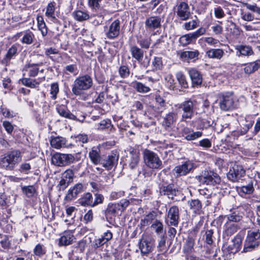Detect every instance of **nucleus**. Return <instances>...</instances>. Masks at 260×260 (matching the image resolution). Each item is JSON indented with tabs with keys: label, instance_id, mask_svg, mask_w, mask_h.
Returning <instances> with one entry per match:
<instances>
[{
	"label": "nucleus",
	"instance_id": "nucleus-7",
	"mask_svg": "<svg viewBox=\"0 0 260 260\" xmlns=\"http://www.w3.org/2000/svg\"><path fill=\"white\" fill-rule=\"evenodd\" d=\"M178 108L183 111L181 115L182 121L186 119H191L193 116L194 104L191 100H188L182 102L178 105Z\"/></svg>",
	"mask_w": 260,
	"mask_h": 260
},
{
	"label": "nucleus",
	"instance_id": "nucleus-13",
	"mask_svg": "<svg viewBox=\"0 0 260 260\" xmlns=\"http://www.w3.org/2000/svg\"><path fill=\"white\" fill-rule=\"evenodd\" d=\"M83 186L82 183L75 184L73 188H70L64 197V200L70 202L77 198L78 194L83 191Z\"/></svg>",
	"mask_w": 260,
	"mask_h": 260
},
{
	"label": "nucleus",
	"instance_id": "nucleus-5",
	"mask_svg": "<svg viewBox=\"0 0 260 260\" xmlns=\"http://www.w3.org/2000/svg\"><path fill=\"white\" fill-rule=\"evenodd\" d=\"M196 167V164L192 160H188L182 164L176 166L173 169V171L177 177L185 176L193 170Z\"/></svg>",
	"mask_w": 260,
	"mask_h": 260
},
{
	"label": "nucleus",
	"instance_id": "nucleus-33",
	"mask_svg": "<svg viewBox=\"0 0 260 260\" xmlns=\"http://www.w3.org/2000/svg\"><path fill=\"white\" fill-rule=\"evenodd\" d=\"M206 54L210 58L220 59L224 53L221 49H211L207 51Z\"/></svg>",
	"mask_w": 260,
	"mask_h": 260
},
{
	"label": "nucleus",
	"instance_id": "nucleus-18",
	"mask_svg": "<svg viewBox=\"0 0 260 260\" xmlns=\"http://www.w3.org/2000/svg\"><path fill=\"white\" fill-rule=\"evenodd\" d=\"M233 97L230 95H223L219 102L220 108L223 111H228L234 108Z\"/></svg>",
	"mask_w": 260,
	"mask_h": 260
},
{
	"label": "nucleus",
	"instance_id": "nucleus-16",
	"mask_svg": "<svg viewBox=\"0 0 260 260\" xmlns=\"http://www.w3.org/2000/svg\"><path fill=\"white\" fill-rule=\"evenodd\" d=\"M242 206H239L236 209H233L230 211V213L226 215L228 220L230 222H239L243 218L244 213L241 210Z\"/></svg>",
	"mask_w": 260,
	"mask_h": 260
},
{
	"label": "nucleus",
	"instance_id": "nucleus-50",
	"mask_svg": "<svg viewBox=\"0 0 260 260\" xmlns=\"http://www.w3.org/2000/svg\"><path fill=\"white\" fill-rule=\"evenodd\" d=\"M176 78L179 84L183 88H186L188 86L187 82L186 80L184 75L182 72H178L176 74Z\"/></svg>",
	"mask_w": 260,
	"mask_h": 260
},
{
	"label": "nucleus",
	"instance_id": "nucleus-52",
	"mask_svg": "<svg viewBox=\"0 0 260 260\" xmlns=\"http://www.w3.org/2000/svg\"><path fill=\"white\" fill-rule=\"evenodd\" d=\"M59 91V86L57 83H53L51 84L50 93L51 95V98L55 100L57 98V94Z\"/></svg>",
	"mask_w": 260,
	"mask_h": 260
},
{
	"label": "nucleus",
	"instance_id": "nucleus-31",
	"mask_svg": "<svg viewBox=\"0 0 260 260\" xmlns=\"http://www.w3.org/2000/svg\"><path fill=\"white\" fill-rule=\"evenodd\" d=\"M238 56H250L253 53L251 47L246 45H237L235 47Z\"/></svg>",
	"mask_w": 260,
	"mask_h": 260
},
{
	"label": "nucleus",
	"instance_id": "nucleus-8",
	"mask_svg": "<svg viewBox=\"0 0 260 260\" xmlns=\"http://www.w3.org/2000/svg\"><path fill=\"white\" fill-rule=\"evenodd\" d=\"M245 171L243 167L237 164L230 168L227 173V177L232 182H238L245 175Z\"/></svg>",
	"mask_w": 260,
	"mask_h": 260
},
{
	"label": "nucleus",
	"instance_id": "nucleus-39",
	"mask_svg": "<svg viewBox=\"0 0 260 260\" xmlns=\"http://www.w3.org/2000/svg\"><path fill=\"white\" fill-rule=\"evenodd\" d=\"M232 245H230V247L234 252H237L240 250L242 242V239L241 236L237 235L235 236L232 240Z\"/></svg>",
	"mask_w": 260,
	"mask_h": 260
},
{
	"label": "nucleus",
	"instance_id": "nucleus-42",
	"mask_svg": "<svg viewBox=\"0 0 260 260\" xmlns=\"http://www.w3.org/2000/svg\"><path fill=\"white\" fill-rule=\"evenodd\" d=\"M120 211L119 205L117 203L109 204L106 210V215L107 216L110 215L115 216Z\"/></svg>",
	"mask_w": 260,
	"mask_h": 260
},
{
	"label": "nucleus",
	"instance_id": "nucleus-53",
	"mask_svg": "<svg viewBox=\"0 0 260 260\" xmlns=\"http://www.w3.org/2000/svg\"><path fill=\"white\" fill-rule=\"evenodd\" d=\"M34 253L37 256H42L43 255L45 254L46 250L44 248L43 245L38 244L36 246L34 249Z\"/></svg>",
	"mask_w": 260,
	"mask_h": 260
},
{
	"label": "nucleus",
	"instance_id": "nucleus-46",
	"mask_svg": "<svg viewBox=\"0 0 260 260\" xmlns=\"http://www.w3.org/2000/svg\"><path fill=\"white\" fill-rule=\"evenodd\" d=\"M195 244V239L191 236H188L184 244V250L186 252H190L193 249Z\"/></svg>",
	"mask_w": 260,
	"mask_h": 260
},
{
	"label": "nucleus",
	"instance_id": "nucleus-6",
	"mask_svg": "<svg viewBox=\"0 0 260 260\" xmlns=\"http://www.w3.org/2000/svg\"><path fill=\"white\" fill-rule=\"evenodd\" d=\"M177 16L182 21L188 20L191 16L189 7L185 2H179L174 7Z\"/></svg>",
	"mask_w": 260,
	"mask_h": 260
},
{
	"label": "nucleus",
	"instance_id": "nucleus-19",
	"mask_svg": "<svg viewBox=\"0 0 260 260\" xmlns=\"http://www.w3.org/2000/svg\"><path fill=\"white\" fill-rule=\"evenodd\" d=\"M203 135L202 132H194L190 128L184 127L182 131V136L187 141H192L201 137Z\"/></svg>",
	"mask_w": 260,
	"mask_h": 260
},
{
	"label": "nucleus",
	"instance_id": "nucleus-51",
	"mask_svg": "<svg viewBox=\"0 0 260 260\" xmlns=\"http://www.w3.org/2000/svg\"><path fill=\"white\" fill-rule=\"evenodd\" d=\"M138 44L143 49H148L151 45V39L149 38L138 39L137 40Z\"/></svg>",
	"mask_w": 260,
	"mask_h": 260
},
{
	"label": "nucleus",
	"instance_id": "nucleus-15",
	"mask_svg": "<svg viewBox=\"0 0 260 260\" xmlns=\"http://www.w3.org/2000/svg\"><path fill=\"white\" fill-rule=\"evenodd\" d=\"M200 53L198 50L194 51H185L180 52L179 54L180 58L183 61L189 62L198 59Z\"/></svg>",
	"mask_w": 260,
	"mask_h": 260
},
{
	"label": "nucleus",
	"instance_id": "nucleus-60",
	"mask_svg": "<svg viewBox=\"0 0 260 260\" xmlns=\"http://www.w3.org/2000/svg\"><path fill=\"white\" fill-rule=\"evenodd\" d=\"M119 74L120 77L123 78L127 77L129 74L128 68L126 66H121L119 69Z\"/></svg>",
	"mask_w": 260,
	"mask_h": 260
},
{
	"label": "nucleus",
	"instance_id": "nucleus-57",
	"mask_svg": "<svg viewBox=\"0 0 260 260\" xmlns=\"http://www.w3.org/2000/svg\"><path fill=\"white\" fill-rule=\"evenodd\" d=\"M125 194L124 191L119 190V191H112L110 194V200H117L120 198L123 197Z\"/></svg>",
	"mask_w": 260,
	"mask_h": 260
},
{
	"label": "nucleus",
	"instance_id": "nucleus-9",
	"mask_svg": "<svg viewBox=\"0 0 260 260\" xmlns=\"http://www.w3.org/2000/svg\"><path fill=\"white\" fill-rule=\"evenodd\" d=\"M139 249L142 255H147L154 247V241L148 236H143L139 242Z\"/></svg>",
	"mask_w": 260,
	"mask_h": 260
},
{
	"label": "nucleus",
	"instance_id": "nucleus-36",
	"mask_svg": "<svg viewBox=\"0 0 260 260\" xmlns=\"http://www.w3.org/2000/svg\"><path fill=\"white\" fill-rule=\"evenodd\" d=\"M117 159L115 156H108L106 159H102L100 164L107 170H111L116 163Z\"/></svg>",
	"mask_w": 260,
	"mask_h": 260
},
{
	"label": "nucleus",
	"instance_id": "nucleus-40",
	"mask_svg": "<svg viewBox=\"0 0 260 260\" xmlns=\"http://www.w3.org/2000/svg\"><path fill=\"white\" fill-rule=\"evenodd\" d=\"M62 153L56 152L54 154L51 158V162L53 165L57 167H64Z\"/></svg>",
	"mask_w": 260,
	"mask_h": 260
},
{
	"label": "nucleus",
	"instance_id": "nucleus-11",
	"mask_svg": "<svg viewBox=\"0 0 260 260\" xmlns=\"http://www.w3.org/2000/svg\"><path fill=\"white\" fill-rule=\"evenodd\" d=\"M179 219V210L177 206H173L169 210L166 222L168 225L177 226Z\"/></svg>",
	"mask_w": 260,
	"mask_h": 260
},
{
	"label": "nucleus",
	"instance_id": "nucleus-26",
	"mask_svg": "<svg viewBox=\"0 0 260 260\" xmlns=\"http://www.w3.org/2000/svg\"><path fill=\"white\" fill-rule=\"evenodd\" d=\"M178 118L177 112H170L167 114L163 118L162 125L166 127H169L173 125Z\"/></svg>",
	"mask_w": 260,
	"mask_h": 260
},
{
	"label": "nucleus",
	"instance_id": "nucleus-27",
	"mask_svg": "<svg viewBox=\"0 0 260 260\" xmlns=\"http://www.w3.org/2000/svg\"><path fill=\"white\" fill-rule=\"evenodd\" d=\"M188 74L193 85H199L202 83V76L199 71L194 68L188 70Z\"/></svg>",
	"mask_w": 260,
	"mask_h": 260
},
{
	"label": "nucleus",
	"instance_id": "nucleus-48",
	"mask_svg": "<svg viewBox=\"0 0 260 260\" xmlns=\"http://www.w3.org/2000/svg\"><path fill=\"white\" fill-rule=\"evenodd\" d=\"M62 155L64 167L70 165L76 160L75 156L72 154L62 153Z\"/></svg>",
	"mask_w": 260,
	"mask_h": 260
},
{
	"label": "nucleus",
	"instance_id": "nucleus-25",
	"mask_svg": "<svg viewBox=\"0 0 260 260\" xmlns=\"http://www.w3.org/2000/svg\"><path fill=\"white\" fill-rule=\"evenodd\" d=\"M45 77L38 79H33L30 78H23L21 80V81L23 85L31 88H35L38 87L40 83L45 80Z\"/></svg>",
	"mask_w": 260,
	"mask_h": 260
},
{
	"label": "nucleus",
	"instance_id": "nucleus-12",
	"mask_svg": "<svg viewBox=\"0 0 260 260\" xmlns=\"http://www.w3.org/2000/svg\"><path fill=\"white\" fill-rule=\"evenodd\" d=\"M120 21L116 19L112 22L106 35L108 39H113L117 37L120 33Z\"/></svg>",
	"mask_w": 260,
	"mask_h": 260
},
{
	"label": "nucleus",
	"instance_id": "nucleus-1",
	"mask_svg": "<svg viewBox=\"0 0 260 260\" xmlns=\"http://www.w3.org/2000/svg\"><path fill=\"white\" fill-rule=\"evenodd\" d=\"M21 153L18 150H12L0 155L1 168L12 171L21 161Z\"/></svg>",
	"mask_w": 260,
	"mask_h": 260
},
{
	"label": "nucleus",
	"instance_id": "nucleus-54",
	"mask_svg": "<svg viewBox=\"0 0 260 260\" xmlns=\"http://www.w3.org/2000/svg\"><path fill=\"white\" fill-rule=\"evenodd\" d=\"M34 35L32 32H26L21 39V42L24 44H30L32 43Z\"/></svg>",
	"mask_w": 260,
	"mask_h": 260
},
{
	"label": "nucleus",
	"instance_id": "nucleus-29",
	"mask_svg": "<svg viewBox=\"0 0 260 260\" xmlns=\"http://www.w3.org/2000/svg\"><path fill=\"white\" fill-rule=\"evenodd\" d=\"M78 203L84 207L91 206L93 204V197L90 192H86L83 194L78 200Z\"/></svg>",
	"mask_w": 260,
	"mask_h": 260
},
{
	"label": "nucleus",
	"instance_id": "nucleus-47",
	"mask_svg": "<svg viewBox=\"0 0 260 260\" xmlns=\"http://www.w3.org/2000/svg\"><path fill=\"white\" fill-rule=\"evenodd\" d=\"M254 188L252 184H248L245 186H242L238 189V191L242 196L241 193L244 194H249L253 192Z\"/></svg>",
	"mask_w": 260,
	"mask_h": 260
},
{
	"label": "nucleus",
	"instance_id": "nucleus-37",
	"mask_svg": "<svg viewBox=\"0 0 260 260\" xmlns=\"http://www.w3.org/2000/svg\"><path fill=\"white\" fill-rule=\"evenodd\" d=\"M17 53V48L16 46L13 45L8 50L5 58L2 60L3 63H8L11 60V59L13 58L16 56Z\"/></svg>",
	"mask_w": 260,
	"mask_h": 260
},
{
	"label": "nucleus",
	"instance_id": "nucleus-21",
	"mask_svg": "<svg viewBox=\"0 0 260 260\" xmlns=\"http://www.w3.org/2000/svg\"><path fill=\"white\" fill-rule=\"evenodd\" d=\"M161 18L159 16H151L145 21V26L150 29H155L161 26Z\"/></svg>",
	"mask_w": 260,
	"mask_h": 260
},
{
	"label": "nucleus",
	"instance_id": "nucleus-4",
	"mask_svg": "<svg viewBox=\"0 0 260 260\" xmlns=\"http://www.w3.org/2000/svg\"><path fill=\"white\" fill-rule=\"evenodd\" d=\"M260 233L259 230L254 229L249 231L246 239L243 252L252 250L259 244Z\"/></svg>",
	"mask_w": 260,
	"mask_h": 260
},
{
	"label": "nucleus",
	"instance_id": "nucleus-20",
	"mask_svg": "<svg viewBox=\"0 0 260 260\" xmlns=\"http://www.w3.org/2000/svg\"><path fill=\"white\" fill-rule=\"evenodd\" d=\"M75 238L73 232L71 231H66L63 232L59 239V246H67L72 244Z\"/></svg>",
	"mask_w": 260,
	"mask_h": 260
},
{
	"label": "nucleus",
	"instance_id": "nucleus-64",
	"mask_svg": "<svg viewBox=\"0 0 260 260\" xmlns=\"http://www.w3.org/2000/svg\"><path fill=\"white\" fill-rule=\"evenodd\" d=\"M23 192L28 197H31L34 194L35 191V188L32 186H28L27 187H23L22 188Z\"/></svg>",
	"mask_w": 260,
	"mask_h": 260
},
{
	"label": "nucleus",
	"instance_id": "nucleus-41",
	"mask_svg": "<svg viewBox=\"0 0 260 260\" xmlns=\"http://www.w3.org/2000/svg\"><path fill=\"white\" fill-rule=\"evenodd\" d=\"M133 87L140 93H147L150 91V88L142 83L138 81H135L132 83Z\"/></svg>",
	"mask_w": 260,
	"mask_h": 260
},
{
	"label": "nucleus",
	"instance_id": "nucleus-55",
	"mask_svg": "<svg viewBox=\"0 0 260 260\" xmlns=\"http://www.w3.org/2000/svg\"><path fill=\"white\" fill-rule=\"evenodd\" d=\"M38 22L39 28L41 31L42 35L43 36H46L47 33V30L45 23L43 21V18H38Z\"/></svg>",
	"mask_w": 260,
	"mask_h": 260
},
{
	"label": "nucleus",
	"instance_id": "nucleus-32",
	"mask_svg": "<svg viewBox=\"0 0 260 260\" xmlns=\"http://www.w3.org/2000/svg\"><path fill=\"white\" fill-rule=\"evenodd\" d=\"M188 204L189 206L190 209L192 210L194 213L198 214H201L202 205L199 200H190L188 201Z\"/></svg>",
	"mask_w": 260,
	"mask_h": 260
},
{
	"label": "nucleus",
	"instance_id": "nucleus-59",
	"mask_svg": "<svg viewBox=\"0 0 260 260\" xmlns=\"http://www.w3.org/2000/svg\"><path fill=\"white\" fill-rule=\"evenodd\" d=\"M198 26V22L196 20H191L185 22L183 24V27L187 30H190L196 28Z\"/></svg>",
	"mask_w": 260,
	"mask_h": 260
},
{
	"label": "nucleus",
	"instance_id": "nucleus-62",
	"mask_svg": "<svg viewBox=\"0 0 260 260\" xmlns=\"http://www.w3.org/2000/svg\"><path fill=\"white\" fill-rule=\"evenodd\" d=\"M111 120L109 119H106L102 120L101 122L97 124V127L98 129H105L109 128L111 125Z\"/></svg>",
	"mask_w": 260,
	"mask_h": 260
},
{
	"label": "nucleus",
	"instance_id": "nucleus-23",
	"mask_svg": "<svg viewBox=\"0 0 260 260\" xmlns=\"http://www.w3.org/2000/svg\"><path fill=\"white\" fill-rule=\"evenodd\" d=\"M56 110L58 114L62 117L71 120H77L76 116L72 113L64 105H57Z\"/></svg>",
	"mask_w": 260,
	"mask_h": 260
},
{
	"label": "nucleus",
	"instance_id": "nucleus-2",
	"mask_svg": "<svg viewBox=\"0 0 260 260\" xmlns=\"http://www.w3.org/2000/svg\"><path fill=\"white\" fill-rule=\"evenodd\" d=\"M93 85L92 78L87 74L76 78L72 85V91L76 96L82 95L83 91L89 89Z\"/></svg>",
	"mask_w": 260,
	"mask_h": 260
},
{
	"label": "nucleus",
	"instance_id": "nucleus-43",
	"mask_svg": "<svg viewBox=\"0 0 260 260\" xmlns=\"http://www.w3.org/2000/svg\"><path fill=\"white\" fill-rule=\"evenodd\" d=\"M155 216L152 213H149L142 218L140 221V226L141 229H144L145 226L151 224L154 220Z\"/></svg>",
	"mask_w": 260,
	"mask_h": 260
},
{
	"label": "nucleus",
	"instance_id": "nucleus-44",
	"mask_svg": "<svg viewBox=\"0 0 260 260\" xmlns=\"http://www.w3.org/2000/svg\"><path fill=\"white\" fill-rule=\"evenodd\" d=\"M195 40L192 34L189 33L181 36L179 39V43L183 46H185Z\"/></svg>",
	"mask_w": 260,
	"mask_h": 260
},
{
	"label": "nucleus",
	"instance_id": "nucleus-14",
	"mask_svg": "<svg viewBox=\"0 0 260 260\" xmlns=\"http://www.w3.org/2000/svg\"><path fill=\"white\" fill-rule=\"evenodd\" d=\"M43 64V62L38 63H29L25 66L23 71L27 72L29 77H35L38 75L39 72H40L41 73L44 72V69L40 70L39 68V66H42Z\"/></svg>",
	"mask_w": 260,
	"mask_h": 260
},
{
	"label": "nucleus",
	"instance_id": "nucleus-56",
	"mask_svg": "<svg viewBox=\"0 0 260 260\" xmlns=\"http://www.w3.org/2000/svg\"><path fill=\"white\" fill-rule=\"evenodd\" d=\"M214 15L216 18L221 19L225 16L222 8L220 6H216L214 9Z\"/></svg>",
	"mask_w": 260,
	"mask_h": 260
},
{
	"label": "nucleus",
	"instance_id": "nucleus-17",
	"mask_svg": "<svg viewBox=\"0 0 260 260\" xmlns=\"http://www.w3.org/2000/svg\"><path fill=\"white\" fill-rule=\"evenodd\" d=\"M129 154V167L132 170L136 169L140 163V153L138 150L131 148Z\"/></svg>",
	"mask_w": 260,
	"mask_h": 260
},
{
	"label": "nucleus",
	"instance_id": "nucleus-35",
	"mask_svg": "<svg viewBox=\"0 0 260 260\" xmlns=\"http://www.w3.org/2000/svg\"><path fill=\"white\" fill-rule=\"evenodd\" d=\"M159 191L161 194L168 195L169 198L171 199L173 198V196L176 195V190L173 188L172 184L161 186L159 188Z\"/></svg>",
	"mask_w": 260,
	"mask_h": 260
},
{
	"label": "nucleus",
	"instance_id": "nucleus-63",
	"mask_svg": "<svg viewBox=\"0 0 260 260\" xmlns=\"http://www.w3.org/2000/svg\"><path fill=\"white\" fill-rule=\"evenodd\" d=\"M74 174L72 170L68 169L62 174V177L71 182L73 181Z\"/></svg>",
	"mask_w": 260,
	"mask_h": 260
},
{
	"label": "nucleus",
	"instance_id": "nucleus-24",
	"mask_svg": "<svg viewBox=\"0 0 260 260\" xmlns=\"http://www.w3.org/2000/svg\"><path fill=\"white\" fill-rule=\"evenodd\" d=\"M67 140L62 137H51L50 143L52 147L55 149H60L68 147L67 145Z\"/></svg>",
	"mask_w": 260,
	"mask_h": 260
},
{
	"label": "nucleus",
	"instance_id": "nucleus-61",
	"mask_svg": "<svg viewBox=\"0 0 260 260\" xmlns=\"http://www.w3.org/2000/svg\"><path fill=\"white\" fill-rule=\"evenodd\" d=\"M64 72H68L70 73L76 75L78 73V70L76 64H70L64 67Z\"/></svg>",
	"mask_w": 260,
	"mask_h": 260
},
{
	"label": "nucleus",
	"instance_id": "nucleus-34",
	"mask_svg": "<svg viewBox=\"0 0 260 260\" xmlns=\"http://www.w3.org/2000/svg\"><path fill=\"white\" fill-rule=\"evenodd\" d=\"M259 67L260 60H257L254 62L246 64L244 68V71L245 73L249 75L257 71Z\"/></svg>",
	"mask_w": 260,
	"mask_h": 260
},
{
	"label": "nucleus",
	"instance_id": "nucleus-3",
	"mask_svg": "<svg viewBox=\"0 0 260 260\" xmlns=\"http://www.w3.org/2000/svg\"><path fill=\"white\" fill-rule=\"evenodd\" d=\"M143 158L144 164L148 168L152 169H161L162 161L158 154L154 152L149 149H145L143 151Z\"/></svg>",
	"mask_w": 260,
	"mask_h": 260
},
{
	"label": "nucleus",
	"instance_id": "nucleus-10",
	"mask_svg": "<svg viewBox=\"0 0 260 260\" xmlns=\"http://www.w3.org/2000/svg\"><path fill=\"white\" fill-rule=\"evenodd\" d=\"M199 182L203 184L214 185L220 182V177L212 172H207L199 177Z\"/></svg>",
	"mask_w": 260,
	"mask_h": 260
},
{
	"label": "nucleus",
	"instance_id": "nucleus-58",
	"mask_svg": "<svg viewBox=\"0 0 260 260\" xmlns=\"http://www.w3.org/2000/svg\"><path fill=\"white\" fill-rule=\"evenodd\" d=\"M1 113L6 118H12L15 116V114L13 111H11L9 109L1 106L0 108Z\"/></svg>",
	"mask_w": 260,
	"mask_h": 260
},
{
	"label": "nucleus",
	"instance_id": "nucleus-49",
	"mask_svg": "<svg viewBox=\"0 0 260 260\" xmlns=\"http://www.w3.org/2000/svg\"><path fill=\"white\" fill-rule=\"evenodd\" d=\"M102 0H88V6L93 12H97L100 9V3Z\"/></svg>",
	"mask_w": 260,
	"mask_h": 260
},
{
	"label": "nucleus",
	"instance_id": "nucleus-28",
	"mask_svg": "<svg viewBox=\"0 0 260 260\" xmlns=\"http://www.w3.org/2000/svg\"><path fill=\"white\" fill-rule=\"evenodd\" d=\"M129 51L133 58L138 61L142 60L144 57V51L142 49L136 45H132L130 46Z\"/></svg>",
	"mask_w": 260,
	"mask_h": 260
},
{
	"label": "nucleus",
	"instance_id": "nucleus-38",
	"mask_svg": "<svg viewBox=\"0 0 260 260\" xmlns=\"http://www.w3.org/2000/svg\"><path fill=\"white\" fill-rule=\"evenodd\" d=\"M56 3L54 2H50L48 3L45 12V16L48 18H50L52 19H55V10Z\"/></svg>",
	"mask_w": 260,
	"mask_h": 260
},
{
	"label": "nucleus",
	"instance_id": "nucleus-30",
	"mask_svg": "<svg viewBox=\"0 0 260 260\" xmlns=\"http://www.w3.org/2000/svg\"><path fill=\"white\" fill-rule=\"evenodd\" d=\"M72 15L76 21L79 22L87 20L90 18L88 12L86 10H76L73 12Z\"/></svg>",
	"mask_w": 260,
	"mask_h": 260
},
{
	"label": "nucleus",
	"instance_id": "nucleus-45",
	"mask_svg": "<svg viewBox=\"0 0 260 260\" xmlns=\"http://www.w3.org/2000/svg\"><path fill=\"white\" fill-rule=\"evenodd\" d=\"M151 228L155 231L157 234H160L163 233L164 226L161 222L156 219L152 223Z\"/></svg>",
	"mask_w": 260,
	"mask_h": 260
},
{
	"label": "nucleus",
	"instance_id": "nucleus-22",
	"mask_svg": "<svg viewBox=\"0 0 260 260\" xmlns=\"http://www.w3.org/2000/svg\"><path fill=\"white\" fill-rule=\"evenodd\" d=\"M88 156L90 161L93 164L96 165L102 161L100 149L98 147H93L89 151Z\"/></svg>",
	"mask_w": 260,
	"mask_h": 260
}]
</instances>
